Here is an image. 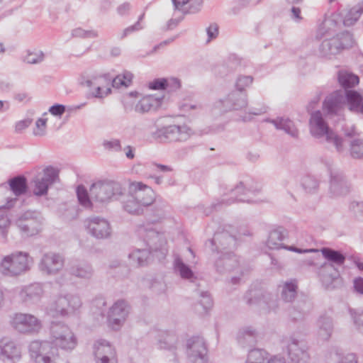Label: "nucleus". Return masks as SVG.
Masks as SVG:
<instances>
[{"label": "nucleus", "mask_w": 363, "mask_h": 363, "mask_svg": "<svg viewBox=\"0 0 363 363\" xmlns=\"http://www.w3.org/2000/svg\"><path fill=\"white\" fill-rule=\"evenodd\" d=\"M33 259L28 252L17 251L5 256L0 264V271L6 276L16 277L30 269Z\"/></svg>", "instance_id": "39448f33"}, {"label": "nucleus", "mask_w": 363, "mask_h": 363, "mask_svg": "<svg viewBox=\"0 0 363 363\" xmlns=\"http://www.w3.org/2000/svg\"><path fill=\"white\" fill-rule=\"evenodd\" d=\"M16 201V199H11L8 201L6 206H0V231L4 239L6 238L8 228L10 226V219L8 217V215L2 211L4 208H9L13 206V203Z\"/></svg>", "instance_id": "a18cd8bd"}, {"label": "nucleus", "mask_w": 363, "mask_h": 363, "mask_svg": "<svg viewBox=\"0 0 363 363\" xmlns=\"http://www.w3.org/2000/svg\"><path fill=\"white\" fill-rule=\"evenodd\" d=\"M9 324L17 333L24 335L37 334L42 329V322L30 313H16L11 315Z\"/></svg>", "instance_id": "1a4fd4ad"}, {"label": "nucleus", "mask_w": 363, "mask_h": 363, "mask_svg": "<svg viewBox=\"0 0 363 363\" xmlns=\"http://www.w3.org/2000/svg\"><path fill=\"white\" fill-rule=\"evenodd\" d=\"M22 351L17 342L9 337L0 339V360L17 362L21 359Z\"/></svg>", "instance_id": "b1692460"}, {"label": "nucleus", "mask_w": 363, "mask_h": 363, "mask_svg": "<svg viewBox=\"0 0 363 363\" xmlns=\"http://www.w3.org/2000/svg\"><path fill=\"white\" fill-rule=\"evenodd\" d=\"M211 245L215 246L213 250L223 252L225 250L234 249L237 244L236 238L228 230L223 229L217 231L213 239L210 241Z\"/></svg>", "instance_id": "a878e982"}, {"label": "nucleus", "mask_w": 363, "mask_h": 363, "mask_svg": "<svg viewBox=\"0 0 363 363\" xmlns=\"http://www.w3.org/2000/svg\"><path fill=\"white\" fill-rule=\"evenodd\" d=\"M298 284L294 279L281 282L278 286L281 298L284 302H292L297 296Z\"/></svg>", "instance_id": "72a5a7b5"}, {"label": "nucleus", "mask_w": 363, "mask_h": 363, "mask_svg": "<svg viewBox=\"0 0 363 363\" xmlns=\"http://www.w3.org/2000/svg\"><path fill=\"white\" fill-rule=\"evenodd\" d=\"M143 28L139 21H137L134 25L128 26L123 29L121 33H119L118 38L119 40H123L128 35L131 34L133 32L140 30Z\"/></svg>", "instance_id": "680f3d73"}, {"label": "nucleus", "mask_w": 363, "mask_h": 363, "mask_svg": "<svg viewBox=\"0 0 363 363\" xmlns=\"http://www.w3.org/2000/svg\"><path fill=\"white\" fill-rule=\"evenodd\" d=\"M186 353L191 363H206L208 361L207 346L202 337L190 338L186 344Z\"/></svg>", "instance_id": "4be33fe9"}, {"label": "nucleus", "mask_w": 363, "mask_h": 363, "mask_svg": "<svg viewBox=\"0 0 363 363\" xmlns=\"http://www.w3.org/2000/svg\"><path fill=\"white\" fill-rule=\"evenodd\" d=\"M106 306V301L104 298H96L92 302L91 310L94 313L100 315L104 319V308Z\"/></svg>", "instance_id": "6e6d98bb"}, {"label": "nucleus", "mask_w": 363, "mask_h": 363, "mask_svg": "<svg viewBox=\"0 0 363 363\" xmlns=\"http://www.w3.org/2000/svg\"><path fill=\"white\" fill-rule=\"evenodd\" d=\"M150 252L147 247L145 248H136L129 254V259L133 264L143 267L147 264Z\"/></svg>", "instance_id": "ea45409f"}, {"label": "nucleus", "mask_w": 363, "mask_h": 363, "mask_svg": "<svg viewBox=\"0 0 363 363\" xmlns=\"http://www.w3.org/2000/svg\"><path fill=\"white\" fill-rule=\"evenodd\" d=\"M254 78L250 75L240 74L235 81L236 91L246 93V89L249 88L253 83Z\"/></svg>", "instance_id": "3c124183"}, {"label": "nucleus", "mask_w": 363, "mask_h": 363, "mask_svg": "<svg viewBox=\"0 0 363 363\" xmlns=\"http://www.w3.org/2000/svg\"><path fill=\"white\" fill-rule=\"evenodd\" d=\"M59 178L58 170L53 167H48L33 179V194L37 196L46 195L49 187Z\"/></svg>", "instance_id": "aec40b11"}, {"label": "nucleus", "mask_w": 363, "mask_h": 363, "mask_svg": "<svg viewBox=\"0 0 363 363\" xmlns=\"http://www.w3.org/2000/svg\"><path fill=\"white\" fill-rule=\"evenodd\" d=\"M309 130L310 133L315 138L333 145L339 152L343 150V140L329 128L324 114L320 111H313L311 113Z\"/></svg>", "instance_id": "7ed1b4c3"}, {"label": "nucleus", "mask_w": 363, "mask_h": 363, "mask_svg": "<svg viewBox=\"0 0 363 363\" xmlns=\"http://www.w3.org/2000/svg\"><path fill=\"white\" fill-rule=\"evenodd\" d=\"M264 121L273 124L278 130H282L293 138H297L298 130L296 128L294 123L286 117H277L274 119L267 118Z\"/></svg>", "instance_id": "473e14b6"}, {"label": "nucleus", "mask_w": 363, "mask_h": 363, "mask_svg": "<svg viewBox=\"0 0 363 363\" xmlns=\"http://www.w3.org/2000/svg\"><path fill=\"white\" fill-rule=\"evenodd\" d=\"M244 298L247 304L257 306L266 313L276 310L278 306L275 297L271 293L261 289H250Z\"/></svg>", "instance_id": "4468645a"}, {"label": "nucleus", "mask_w": 363, "mask_h": 363, "mask_svg": "<svg viewBox=\"0 0 363 363\" xmlns=\"http://www.w3.org/2000/svg\"><path fill=\"white\" fill-rule=\"evenodd\" d=\"M46 118H38L35 123V128L33 130V134L35 136H43L46 133Z\"/></svg>", "instance_id": "bf43d9fd"}, {"label": "nucleus", "mask_w": 363, "mask_h": 363, "mask_svg": "<svg viewBox=\"0 0 363 363\" xmlns=\"http://www.w3.org/2000/svg\"><path fill=\"white\" fill-rule=\"evenodd\" d=\"M199 304L202 308L201 310L196 309L200 313H206L212 306V299L208 292L201 293V299L199 300Z\"/></svg>", "instance_id": "4d7b16f0"}, {"label": "nucleus", "mask_w": 363, "mask_h": 363, "mask_svg": "<svg viewBox=\"0 0 363 363\" xmlns=\"http://www.w3.org/2000/svg\"><path fill=\"white\" fill-rule=\"evenodd\" d=\"M67 272L71 276L84 281L92 279L94 269L92 265L85 261H75L69 264Z\"/></svg>", "instance_id": "cd10ccee"}, {"label": "nucleus", "mask_w": 363, "mask_h": 363, "mask_svg": "<svg viewBox=\"0 0 363 363\" xmlns=\"http://www.w3.org/2000/svg\"><path fill=\"white\" fill-rule=\"evenodd\" d=\"M9 186L16 196H20L26 191V179L24 177H14L9 180Z\"/></svg>", "instance_id": "de8ad7c7"}, {"label": "nucleus", "mask_w": 363, "mask_h": 363, "mask_svg": "<svg viewBox=\"0 0 363 363\" xmlns=\"http://www.w3.org/2000/svg\"><path fill=\"white\" fill-rule=\"evenodd\" d=\"M94 350L96 363H117L115 348L109 342L102 339L96 341Z\"/></svg>", "instance_id": "393cba45"}, {"label": "nucleus", "mask_w": 363, "mask_h": 363, "mask_svg": "<svg viewBox=\"0 0 363 363\" xmlns=\"http://www.w3.org/2000/svg\"><path fill=\"white\" fill-rule=\"evenodd\" d=\"M301 186L306 194H313L318 191L319 181L311 175H306L301 180Z\"/></svg>", "instance_id": "49530a36"}, {"label": "nucleus", "mask_w": 363, "mask_h": 363, "mask_svg": "<svg viewBox=\"0 0 363 363\" xmlns=\"http://www.w3.org/2000/svg\"><path fill=\"white\" fill-rule=\"evenodd\" d=\"M349 191L343 175L339 172H331L330 192L333 196H340L346 194Z\"/></svg>", "instance_id": "2f4dec72"}, {"label": "nucleus", "mask_w": 363, "mask_h": 363, "mask_svg": "<svg viewBox=\"0 0 363 363\" xmlns=\"http://www.w3.org/2000/svg\"><path fill=\"white\" fill-rule=\"evenodd\" d=\"M158 346L160 349L172 350L176 347L177 337L174 333L162 331L158 334Z\"/></svg>", "instance_id": "79ce46f5"}, {"label": "nucleus", "mask_w": 363, "mask_h": 363, "mask_svg": "<svg viewBox=\"0 0 363 363\" xmlns=\"http://www.w3.org/2000/svg\"><path fill=\"white\" fill-rule=\"evenodd\" d=\"M247 93L238 91L230 92L223 99L216 101L213 106V114H222L230 111H238L247 106Z\"/></svg>", "instance_id": "f8f14e48"}, {"label": "nucleus", "mask_w": 363, "mask_h": 363, "mask_svg": "<svg viewBox=\"0 0 363 363\" xmlns=\"http://www.w3.org/2000/svg\"><path fill=\"white\" fill-rule=\"evenodd\" d=\"M285 230L283 228H279L274 229L270 231L267 240L266 241V245L271 250H279L281 248H284L289 251L298 253H305L318 251V250L315 249L302 250L294 246H285L282 242L283 240L285 239Z\"/></svg>", "instance_id": "5701e85b"}, {"label": "nucleus", "mask_w": 363, "mask_h": 363, "mask_svg": "<svg viewBox=\"0 0 363 363\" xmlns=\"http://www.w3.org/2000/svg\"><path fill=\"white\" fill-rule=\"evenodd\" d=\"M155 201V193L150 186L140 182H133L129 184L123 208L129 213L139 215Z\"/></svg>", "instance_id": "f03ea898"}, {"label": "nucleus", "mask_w": 363, "mask_h": 363, "mask_svg": "<svg viewBox=\"0 0 363 363\" xmlns=\"http://www.w3.org/2000/svg\"><path fill=\"white\" fill-rule=\"evenodd\" d=\"M65 259L63 255L54 252L45 253L38 264L39 270L47 276H55L65 267Z\"/></svg>", "instance_id": "6ab92c4d"}, {"label": "nucleus", "mask_w": 363, "mask_h": 363, "mask_svg": "<svg viewBox=\"0 0 363 363\" xmlns=\"http://www.w3.org/2000/svg\"><path fill=\"white\" fill-rule=\"evenodd\" d=\"M290 363H308L310 355L306 344L298 340L294 335L286 337L284 340Z\"/></svg>", "instance_id": "f3484780"}, {"label": "nucleus", "mask_w": 363, "mask_h": 363, "mask_svg": "<svg viewBox=\"0 0 363 363\" xmlns=\"http://www.w3.org/2000/svg\"><path fill=\"white\" fill-rule=\"evenodd\" d=\"M258 337L257 331L252 326L241 328L237 335L238 343L243 347L254 345Z\"/></svg>", "instance_id": "f704fd0d"}, {"label": "nucleus", "mask_w": 363, "mask_h": 363, "mask_svg": "<svg viewBox=\"0 0 363 363\" xmlns=\"http://www.w3.org/2000/svg\"><path fill=\"white\" fill-rule=\"evenodd\" d=\"M317 327L318 338L323 341L328 340L333 330L332 318L326 315L320 316L317 321Z\"/></svg>", "instance_id": "e433bc0d"}, {"label": "nucleus", "mask_w": 363, "mask_h": 363, "mask_svg": "<svg viewBox=\"0 0 363 363\" xmlns=\"http://www.w3.org/2000/svg\"><path fill=\"white\" fill-rule=\"evenodd\" d=\"M222 253L223 255L216 260L215 264L218 272L224 274L238 267V259L232 252Z\"/></svg>", "instance_id": "c85d7f7f"}, {"label": "nucleus", "mask_w": 363, "mask_h": 363, "mask_svg": "<svg viewBox=\"0 0 363 363\" xmlns=\"http://www.w3.org/2000/svg\"><path fill=\"white\" fill-rule=\"evenodd\" d=\"M137 233L143 239L145 246L150 251H161L164 255L167 253V241L163 234L153 229L149 225H142L138 227Z\"/></svg>", "instance_id": "2eb2a0df"}, {"label": "nucleus", "mask_w": 363, "mask_h": 363, "mask_svg": "<svg viewBox=\"0 0 363 363\" xmlns=\"http://www.w3.org/2000/svg\"><path fill=\"white\" fill-rule=\"evenodd\" d=\"M194 134L192 129L186 124L169 125L157 129L154 138L162 142H184Z\"/></svg>", "instance_id": "9b49d317"}, {"label": "nucleus", "mask_w": 363, "mask_h": 363, "mask_svg": "<svg viewBox=\"0 0 363 363\" xmlns=\"http://www.w3.org/2000/svg\"><path fill=\"white\" fill-rule=\"evenodd\" d=\"M203 6V0H189L185 14L196 13L199 12Z\"/></svg>", "instance_id": "052dcab7"}, {"label": "nucleus", "mask_w": 363, "mask_h": 363, "mask_svg": "<svg viewBox=\"0 0 363 363\" xmlns=\"http://www.w3.org/2000/svg\"><path fill=\"white\" fill-rule=\"evenodd\" d=\"M349 108L350 111L363 113V96L356 91H346L345 92Z\"/></svg>", "instance_id": "4c0bfd02"}, {"label": "nucleus", "mask_w": 363, "mask_h": 363, "mask_svg": "<svg viewBox=\"0 0 363 363\" xmlns=\"http://www.w3.org/2000/svg\"><path fill=\"white\" fill-rule=\"evenodd\" d=\"M340 26V18L337 14L325 17L323 23L319 26L318 35L320 37L333 35L336 33Z\"/></svg>", "instance_id": "c756f323"}, {"label": "nucleus", "mask_w": 363, "mask_h": 363, "mask_svg": "<svg viewBox=\"0 0 363 363\" xmlns=\"http://www.w3.org/2000/svg\"><path fill=\"white\" fill-rule=\"evenodd\" d=\"M124 189L121 183L113 180H98L89 187V191L82 186L77 189L79 203L86 208L92 209L94 204L105 205L118 200L123 195Z\"/></svg>", "instance_id": "f257e3e1"}, {"label": "nucleus", "mask_w": 363, "mask_h": 363, "mask_svg": "<svg viewBox=\"0 0 363 363\" xmlns=\"http://www.w3.org/2000/svg\"><path fill=\"white\" fill-rule=\"evenodd\" d=\"M345 96L342 91H335L324 101L323 110L327 111L328 114L337 113L344 105Z\"/></svg>", "instance_id": "7c9ffc66"}, {"label": "nucleus", "mask_w": 363, "mask_h": 363, "mask_svg": "<svg viewBox=\"0 0 363 363\" xmlns=\"http://www.w3.org/2000/svg\"><path fill=\"white\" fill-rule=\"evenodd\" d=\"M351 155L354 158L363 157V142L355 140L351 143Z\"/></svg>", "instance_id": "13d9d810"}, {"label": "nucleus", "mask_w": 363, "mask_h": 363, "mask_svg": "<svg viewBox=\"0 0 363 363\" xmlns=\"http://www.w3.org/2000/svg\"><path fill=\"white\" fill-rule=\"evenodd\" d=\"M28 353L35 363H56L60 354L48 340H33L28 345Z\"/></svg>", "instance_id": "0eeeda50"}, {"label": "nucleus", "mask_w": 363, "mask_h": 363, "mask_svg": "<svg viewBox=\"0 0 363 363\" xmlns=\"http://www.w3.org/2000/svg\"><path fill=\"white\" fill-rule=\"evenodd\" d=\"M174 267L175 272L179 274L182 279H187L190 281H194L195 278L194 272L187 264L184 263L181 258H175Z\"/></svg>", "instance_id": "c03bdc74"}, {"label": "nucleus", "mask_w": 363, "mask_h": 363, "mask_svg": "<svg viewBox=\"0 0 363 363\" xmlns=\"http://www.w3.org/2000/svg\"><path fill=\"white\" fill-rule=\"evenodd\" d=\"M180 87L181 82L179 79L175 77L166 79L165 89H167L169 91H175L179 89Z\"/></svg>", "instance_id": "0e129e2a"}, {"label": "nucleus", "mask_w": 363, "mask_h": 363, "mask_svg": "<svg viewBox=\"0 0 363 363\" xmlns=\"http://www.w3.org/2000/svg\"><path fill=\"white\" fill-rule=\"evenodd\" d=\"M338 81L346 91H349L348 89L357 86L359 84V79L358 76L352 72L347 70H340L338 72Z\"/></svg>", "instance_id": "a19ab883"}, {"label": "nucleus", "mask_w": 363, "mask_h": 363, "mask_svg": "<svg viewBox=\"0 0 363 363\" xmlns=\"http://www.w3.org/2000/svg\"><path fill=\"white\" fill-rule=\"evenodd\" d=\"M269 354L263 350L255 349L249 352L246 363H267Z\"/></svg>", "instance_id": "09e8293b"}, {"label": "nucleus", "mask_w": 363, "mask_h": 363, "mask_svg": "<svg viewBox=\"0 0 363 363\" xmlns=\"http://www.w3.org/2000/svg\"><path fill=\"white\" fill-rule=\"evenodd\" d=\"M162 98L153 95L143 97L135 105V111L140 113H144L155 110L160 106Z\"/></svg>", "instance_id": "c9c22d12"}, {"label": "nucleus", "mask_w": 363, "mask_h": 363, "mask_svg": "<svg viewBox=\"0 0 363 363\" xmlns=\"http://www.w3.org/2000/svg\"><path fill=\"white\" fill-rule=\"evenodd\" d=\"M113 79L108 74L82 75L80 84L90 89H94L92 94L95 97L103 98L111 93L110 84H112Z\"/></svg>", "instance_id": "ddd939ff"}, {"label": "nucleus", "mask_w": 363, "mask_h": 363, "mask_svg": "<svg viewBox=\"0 0 363 363\" xmlns=\"http://www.w3.org/2000/svg\"><path fill=\"white\" fill-rule=\"evenodd\" d=\"M354 43L353 36L348 32L342 33L330 39L324 40L320 45V53L322 56L330 58L344 49H348Z\"/></svg>", "instance_id": "9d476101"}, {"label": "nucleus", "mask_w": 363, "mask_h": 363, "mask_svg": "<svg viewBox=\"0 0 363 363\" xmlns=\"http://www.w3.org/2000/svg\"><path fill=\"white\" fill-rule=\"evenodd\" d=\"M16 224L23 235L33 236L41 230L43 218L38 211H28L19 216Z\"/></svg>", "instance_id": "dca6fc26"}, {"label": "nucleus", "mask_w": 363, "mask_h": 363, "mask_svg": "<svg viewBox=\"0 0 363 363\" xmlns=\"http://www.w3.org/2000/svg\"><path fill=\"white\" fill-rule=\"evenodd\" d=\"M82 306L79 295L72 293L60 294L51 305L50 310L55 315L68 317L76 314Z\"/></svg>", "instance_id": "6e6552de"}, {"label": "nucleus", "mask_w": 363, "mask_h": 363, "mask_svg": "<svg viewBox=\"0 0 363 363\" xmlns=\"http://www.w3.org/2000/svg\"><path fill=\"white\" fill-rule=\"evenodd\" d=\"M351 315L353 318L354 323L357 330L363 333V312L359 314H357L356 312L350 310Z\"/></svg>", "instance_id": "774afa93"}, {"label": "nucleus", "mask_w": 363, "mask_h": 363, "mask_svg": "<svg viewBox=\"0 0 363 363\" xmlns=\"http://www.w3.org/2000/svg\"><path fill=\"white\" fill-rule=\"evenodd\" d=\"M259 191V189L254 187L249 183L240 182L234 187L230 188L227 193H225L223 197L220 201L217 203H213L211 206L208 208L205 213L208 215L212 213L213 210H218L223 206H228L235 202H250V200L247 198L249 193H256Z\"/></svg>", "instance_id": "423d86ee"}, {"label": "nucleus", "mask_w": 363, "mask_h": 363, "mask_svg": "<svg viewBox=\"0 0 363 363\" xmlns=\"http://www.w3.org/2000/svg\"><path fill=\"white\" fill-rule=\"evenodd\" d=\"M130 313V306L124 300H118L110 307L107 314L108 325L114 330L125 323Z\"/></svg>", "instance_id": "a211bd4d"}, {"label": "nucleus", "mask_w": 363, "mask_h": 363, "mask_svg": "<svg viewBox=\"0 0 363 363\" xmlns=\"http://www.w3.org/2000/svg\"><path fill=\"white\" fill-rule=\"evenodd\" d=\"M350 209L355 216L363 221V202H353L350 205Z\"/></svg>", "instance_id": "338daca9"}, {"label": "nucleus", "mask_w": 363, "mask_h": 363, "mask_svg": "<svg viewBox=\"0 0 363 363\" xmlns=\"http://www.w3.org/2000/svg\"><path fill=\"white\" fill-rule=\"evenodd\" d=\"M133 79V74L130 72L125 71L123 74L117 75L112 80V86L120 88L122 86H128Z\"/></svg>", "instance_id": "603ef678"}, {"label": "nucleus", "mask_w": 363, "mask_h": 363, "mask_svg": "<svg viewBox=\"0 0 363 363\" xmlns=\"http://www.w3.org/2000/svg\"><path fill=\"white\" fill-rule=\"evenodd\" d=\"M320 252L323 257L333 265L341 266L345 261V256L340 252L329 247H323Z\"/></svg>", "instance_id": "37998d69"}, {"label": "nucleus", "mask_w": 363, "mask_h": 363, "mask_svg": "<svg viewBox=\"0 0 363 363\" xmlns=\"http://www.w3.org/2000/svg\"><path fill=\"white\" fill-rule=\"evenodd\" d=\"M54 347L66 352L73 351L77 344L78 340L72 330L65 323L53 322L50 328V340Z\"/></svg>", "instance_id": "20e7f679"}, {"label": "nucleus", "mask_w": 363, "mask_h": 363, "mask_svg": "<svg viewBox=\"0 0 363 363\" xmlns=\"http://www.w3.org/2000/svg\"><path fill=\"white\" fill-rule=\"evenodd\" d=\"M85 227L88 233L98 240L108 239L112 233L109 222L99 216L87 218L85 220Z\"/></svg>", "instance_id": "412c9836"}, {"label": "nucleus", "mask_w": 363, "mask_h": 363, "mask_svg": "<svg viewBox=\"0 0 363 363\" xmlns=\"http://www.w3.org/2000/svg\"><path fill=\"white\" fill-rule=\"evenodd\" d=\"M44 60V53L40 50H28L24 61L28 64H38Z\"/></svg>", "instance_id": "5fc2aeb1"}, {"label": "nucleus", "mask_w": 363, "mask_h": 363, "mask_svg": "<svg viewBox=\"0 0 363 363\" xmlns=\"http://www.w3.org/2000/svg\"><path fill=\"white\" fill-rule=\"evenodd\" d=\"M72 36L81 38H96L99 37V32L96 30H84L82 28H77L72 31Z\"/></svg>", "instance_id": "864d4df0"}, {"label": "nucleus", "mask_w": 363, "mask_h": 363, "mask_svg": "<svg viewBox=\"0 0 363 363\" xmlns=\"http://www.w3.org/2000/svg\"><path fill=\"white\" fill-rule=\"evenodd\" d=\"M319 273L323 283L327 286L339 277V272L333 264L324 263Z\"/></svg>", "instance_id": "58836bf2"}, {"label": "nucleus", "mask_w": 363, "mask_h": 363, "mask_svg": "<svg viewBox=\"0 0 363 363\" xmlns=\"http://www.w3.org/2000/svg\"><path fill=\"white\" fill-rule=\"evenodd\" d=\"M363 13V5H357L352 7L345 16L343 23L346 26L354 25Z\"/></svg>", "instance_id": "8fccbe9b"}, {"label": "nucleus", "mask_w": 363, "mask_h": 363, "mask_svg": "<svg viewBox=\"0 0 363 363\" xmlns=\"http://www.w3.org/2000/svg\"><path fill=\"white\" fill-rule=\"evenodd\" d=\"M185 14H182V13H175L174 12L173 17L170 18L167 23V29L172 30L181 22L184 18Z\"/></svg>", "instance_id": "69168bd1"}, {"label": "nucleus", "mask_w": 363, "mask_h": 363, "mask_svg": "<svg viewBox=\"0 0 363 363\" xmlns=\"http://www.w3.org/2000/svg\"><path fill=\"white\" fill-rule=\"evenodd\" d=\"M103 146L105 149L108 150H114L116 152H120L122 150L121 142L118 139L105 140L103 143Z\"/></svg>", "instance_id": "e2e57ef3"}, {"label": "nucleus", "mask_w": 363, "mask_h": 363, "mask_svg": "<svg viewBox=\"0 0 363 363\" xmlns=\"http://www.w3.org/2000/svg\"><path fill=\"white\" fill-rule=\"evenodd\" d=\"M45 294L44 284L35 282L23 287L19 294V298L26 304H33L40 301Z\"/></svg>", "instance_id": "bb28decb"}]
</instances>
